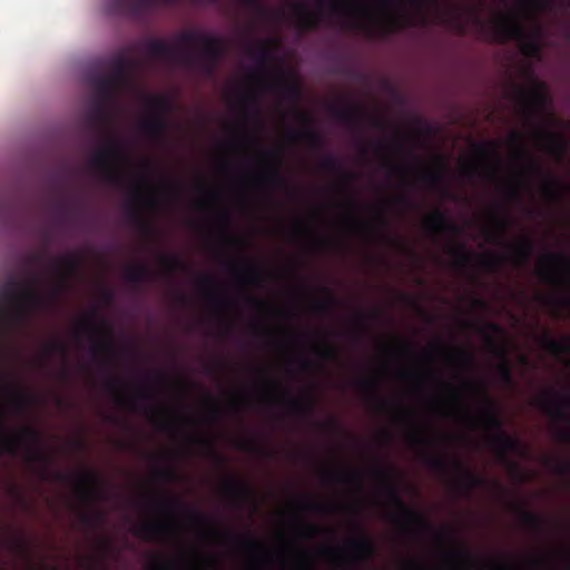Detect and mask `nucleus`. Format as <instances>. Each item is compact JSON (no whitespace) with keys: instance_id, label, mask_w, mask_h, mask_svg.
Listing matches in <instances>:
<instances>
[{"instance_id":"obj_43","label":"nucleus","mask_w":570,"mask_h":570,"mask_svg":"<svg viewBox=\"0 0 570 570\" xmlns=\"http://www.w3.org/2000/svg\"><path fill=\"white\" fill-rule=\"evenodd\" d=\"M209 532L215 535L228 538V539H237L242 543V547L249 550H261L263 548L262 542L252 538V537H238L232 532V530L226 529L224 531H219L217 529H210Z\"/></svg>"},{"instance_id":"obj_36","label":"nucleus","mask_w":570,"mask_h":570,"mask_svg":"<svg viewBox=\"0 0 570 570\" xmlns=\"http://www.w3.org/2000/svg\"><path fill=\"white\" fill-rule=\"evenodd\" d=\"M285 403L289 412L299 415H312L316 405L315 399L311 395L301 399L287 395Z\"/></svg>"},{"instance_id":"obj_61","label":"nucleus","mask_w":570,"mask_h":570,"mask_svg":"<svg viewBox=\"0 0 570 570\" xmlns=\"http://www.w3.org/2000/svg\"><path fill=\"white\" fill-rule=\"evenodd\" d=\"M209 301L216 308H226L234 306V301L226 296H210Z\"/></svg>"},{"instance_id":"obj_41","label":"nucleus","mask_w":570,"mask_h":570,"mask_svg":"<svg viewBox=\"0 0 570 570\" xmlns=\"http://www.w3.org/2000/svg\"><path fill=\"white\" fill-rule=\"evenodd\" d=\"M534 248V243L530 237H522L517 244L510 246V252L517 264L528 262Z\"/></svg>"},{"instance_id":"obj_28","label":"nucleus","mask_w":570,"mask_h":570,"mask_svg":"<svg viewBox=\"0 0 570 570\" xmlns=\"http://www.w3.org/2000/svg\"><path fill=\"white\" fill-rule=\"evenodd\" d=\"M292 12L301 30L309 31L318 27L320 16L311 11L304 2H294L292 4Z\"/></svg>"},{"instance_id":"obj_44","label":"nucleus","mask_w":570,"mask_h":570,"mask_svg":"<svg viewBox=\"0 0 570 570\" xmlns=\"http://www.w3.org/2000/svg\"><path fill=\"white\" fill-rule=\"evenodd\" d=\"M357 385L370 393L371 397L375 401L376 407L380 411L386 410V402L382 400L377 394V382L373 377H364L357 381Z\"/></svg>"},{"instance_id":"obj_25","label":"nucleus","mask_w":570,"mask_h":570,"mask_svg":"<svg viewBox=\"0 0 570 570\" xmlns=\"http://www.w3.org/2000/svg\"><path fill=\"white\" fill-rule=\"evenodd\" d=\"M136 67V61L125 55L117 56L111 62V72L107 75L119 87L126 88L130 82L129 73Z\"/></svg>"},{"instance_id":"obj_45","label":"nucleus","mask_w":570,"mask_h":570,"mask_svg":"<svg viewBox=\"0 0 570 570\" xmlns=\"http://www.w3.org/2000/svg\"><path fill=\"white\" fill-rule=\"evenodd\" d=\"M155 508L160 512L174 515L177 510L185 508V504L178 497H165L155 501Z\"/></svg>"},{"instance_id":"obj_39","label":"nucleus","mask_w":570,"mask_h":570,"mask_svg":"<svg viewBox=\"0 0 570 570\" xmlns=\"http://www.w3.org/2000/svg\"><path fill=\"white\" fill-rule=\"evenodd\" d=\"M323 479L326 482H335V483H362V475L356 471H347V470H331L325 471L323 473Z\"/></svg>"},{"instance_id":"obj_35","label":"nucleus","mask_w":570,"mask_h":570,"mask_svg":"<svg viewBox=\"0 0 570 570\" xmlns=\"http://www.w3.org/2000/svg\"><path fill=\"white\" fill-rule=\"evenodd\" d=\"M287 137L291 140H303L306 142L309 147L314 149H318L323 146V138L320 135L317 130L314 128L307 126L303 130H294L288 129L287 130Z\"/></svg>"},{"instance_id":"obj_5","label":"nucleus","mask_w":570,"mask_h":570,"mask_svg":"<svg viewBox=\"0 0 570 570\" xmlns=\"http://www.w3.org/2000/svg\"><path fill=\"white\" fill-rule=\"evenodd\" d=\"M176 39L177 42L183 46H200L197 56L184 52L181 65L187 68L196 69L206 77H213L218 63L226 53L225 41L219 37L193 30L180 32Z\"/></svg>"},{"instance_id":"obj_64","label":"nucleus","mask_w":570,"mask_h":570,"mask_svg":"<svg viewBox=\"0 0 570 570\" xmlns=\"http://www.w3.org/2000/svg\"><path fill=\"white\" fill-rule=\"evenodd\" d=\"M46 351L48 354L49 353H59L62 356H66L68 353V347L65 343H62L60 341H55L46 347Z\"/></svg>"},{"instance_id":"obj_21","label":"nucleus","mask_w":570,"mask_h":570,"mask_svg":"<svg viewBox=\"0 0 570 570\" xmlns=\"http://www.w3.org/2000/svg\"><path fill=\"white\" fill-rule=\"evenodd\" d=\"M119 385H120V381L114 376H109L105 384L106 390L109 393L116 394V396H115L116 403L118 405L125 406L131 411H136L139 409L138 400L153 401L155 399V395L149 387H144L134 397H126L122 394L118 393Z\"/></svg>"},{"instance_id":"obj_12","label":"nucleus","mask_w":570,"mask_h":570,"mask_svg":"<svg viewBox=\"0 0 570 570\" xmlns=\"http://www.w3.org/2000/svg\"><path fill=\"white\" fill-rule=\"evenodd\" d=\"M534 404L549 417L570 423V396L567 393L548 387L535 397Z\"/></svg>"},{"instance_id":"obj_51","label":"nucleus","mask_w":570,"mask_h":570,"mask_svg":"<svg viewBox=\"0 0 570 570\" xmlns=\"http://www.w3.org/2000/svg\"><path fill=\"white\" fill-rule=\"evenodd\" d=\"M130 200L134 203H144L148 207H154L157 204L156 198L154 197H146L142 188L140 185H135L131 187L129 191Z\"/></svg>"},{"instance_id":"obj_32","label":"nucleus","mask_w":570,"mask_h":570,"mask_svg":"<svg viewBox=\"0 0 570 570\" xmlns=\"http://www.w3.org/2000/svg\"><path fill=\"white\" fill-rule=\"evenodd\" d=\"M488 342L493 346V354L500 358V363L497 366V372L502 384L511 386L513 384L512 367L508 361L507 353L502 348L494 346L493 337L485 334Z\"/></svg>"},{"instance_id":"obj_29","label":"nucleus","mask_w":570,"mask_h":570,"mask_svg":"<svg viewBox=\"0 0 570 570\" xmlns=\"http://www.w3.org/2000/svg\"><path fill=\"white\" fill-rule=\"evenodd\" d=\"M539 345L552 355H570V335H563L560 340L554 338L548 331H544L539 340Z\"/></svg>"},{"instance_id":"obj_42","label":"nucleus","mask_w":570,"mask_h":570,"mask_svg":"<svg viewBox=\"0 0 570 570\" xmlns=\"http://www.w3.org/2000/svg\"><path fill=\"white\" fill-rule=\"evenodd\" d=\"M320 167L328 173H341L344 177V186L354 180V174L344 170L341 161L333 155L324 156L320 161Z\"/></svg>"},{"instance_id":"obj_17","label":"nucleus","mask_w":570,"mask_h":570,"mask_svg":"<svg viewBox=\"0 0 570 570\" xmlns=\"http://www.w3.org/2000/svg\"><path fill=\"white\" fill-rule=\"evenodd\" d=\"M464 386L479 391L482 395L484 406L481 412L483 428L493 431L494 434L504 432L503 422L498 413L495 403L489 396L482 382L465 381Z\"/></svg>"},{"instance_id":"obj_16","label":"nucleus","mask_w":570,"mask_h":570,"mask_svg":"<svg viewBox=\"0 0 570 570\" xmlns=\"http://www.w3.org/2000/svg\"><path fill=\"white\" fill-rule=\"evenodd\" d=\"M344 27L357 30L366 37L385 36L395 30L402 29L409 24V19L403 16H389L382 23H364L350 19L348 22L343 23Z\"/></svg>"},{"instance_id":"obj_60","label":"nucleus","mask_w":570,"mask_h":570,"mask_svg":"<svg viewBox=\"0 0 570 570\" xmlns=\"http://www.w3.org/2000/svg\"><path fill=\"white\" fill-rule=\"evenodd\" d=\"M446 557L449 560L455 561V562H470L472 560V556H471L470 551H468L466 549L461 550V551L449 552V553H446Z\"/></svg>"},{"instance_id":"obj_46","label":"nucleus","mask_w":570,"mask_h":570,"mask_svg":"<svg viewBox=\"0 0 570 570\" xmlns=\"http://www.w3.org/2000/svg\"><path fill=\"white\" fill-rule=\"evenodd\" d=\"M321 291L325 296L314 301V308L320 313H328L338 304V301L332 294L328 287L324 286L321 288Z\"/></svg>"},{"instance_id":"obj_30","label":"nucleus","mask_w":570,"mask_h":570,"mask_svg":"<svg viewBox=\"0 0 570 570\" xmlns=\"http://www.w3.org/2000/svg\"><path fill=\"white\" fill-rule=\"evenodd\" d=\"M187 568V570H199V563L191 562L187 557L183 556L176 561L165 560L158 556L145 566V570H173L176 568Z\"/></svg>"},{"instance_id":"obj_59","label":"nucleus","mask_w":570,"mask_h":570,"mask_svg":"<svg viewBox=\"0 0 570 570\" xmlns=\"http://www.w3.org/2000/svg\"><path fill=\"white\" fill-rule=\"evenodd\" d=\"M13 402L18 411H24L30 403V399L26 393L21 391H14Z\"/></svg>"},{"instance_id":"obj_52","label":"nucleus","mask_w":570,"mask_h":570,"mask_svg":"<svg viewBox=\"0 0 570 570\" xmlns=\"http://www.w3.org/2000/svg\"><path fill=\"white\" fill-rule=\"evenodd\" d=\"M419 178L430 187H439L442 184L443 175L440 171L421 169Z\"/></svg>"},{"instance_id":"obj_49","label":"nucleus","mask_w":570,"mask_h":570,"mask_svg":"<svg viewBox=\"0 0 570 570\" xmlns=\"http://www.w3.org/2000/svg\"><path fill=\"white\" fill-rule=\"evenodd\" d=\"M450 356L464 370H471L475 365V356L470 351L459 348L450 354Z\"/></svg>"},{"instance_id":"obj_55","label":"nucleus","mask_w":570,"mask_h":570,"mask_svg":"<svg viewBox=\"0 0 570 570\" xmlns=\"http://www.w3.org/2000/svg\"><path fill=\"white\" fill-rule=\"evenodd\" d=\"M242 281L247 284H258L262 282V272L252 265L243 269Z\"/></svg>"},{"instance_id":"obj_33","label":"nucleus","mask_w":570,"mask_h":570,"mask_svg":"<svg viewBox=\"0 0 570 570\" xmlns=\"http://www.w3.org/2000/svg\"><path fill=\"white\" fill-rule=\"evenodd\" d=\"M264 156L269 159V160H273L275 161L277 165L281 164V157H279V154L275 150H265L264 151ZM265 181H267L268 184H272L274 185L275 187L277 188H281V189H288L287 187V180L286 178L282 175L278 166H275L273 168H271L268 170L267 174H265L263 177H262Z\"/></svg>"},{"instance_id":"obj_9","label":"nucleus","mask_w":570,"mask_h":570,"mask_svg":"<svg viewBox=\"0 0 570 570\" xmlns=\"http://www.w3.org/2000/svg\"><path fill=\"white\" fill-rule=\"evenodd\" d=\"M491 40L498 43H505L510 40L522 42V51L529 56L540 52L538 42L529 39L522 23L513 16L503 14L498 17L490 28Z\"/></svg>"},{"instance_id":"obj_18","label":"nucleus","mask_w":570,"mask_h":570,"mask_svg":"<svg viewBox=\"0 0 570 570\" xmlns=\"http://www.w3.org/2000/svg\"><path fill=\"white\" fill-rule=\"evenodd\" d=\"M78 327L89 333L95 340L91 344V353L94 356L97 354H105L112 356L115 353V345L111 332L104 326L94 325L88 318H83L78 323Z\"/></svg>"},{"instance_id":"obj_27","label":"nucleus","mask_w":570,"mask_h":570,"mask_svg":"<svg viewBox=\"0 0 570 570\" xmlns=\"http://www.w3.org/2000/svg\"><path fill=\"white\" fill-rule=\"evenodd\" d=\"M424 226L434 233H448L451 235H459L461 228L446 216L444 212L436 208L425 219Z\"/></svg>"},{"instance_id":"obj_23","label":"nucleus","mask_w":570,"mask_h":570,"mask_svg":"<svg viewBox=\"0 0 570 570\" xmlns=\"http://www.w3.org/2000/svg\"><path fill=\"white\" fill-rule=\"evenodd\" d=\"M145 51L150 58H163L175 60L181 63L184 51L161 39H146L144 41Z\"/></svg>"},{"instance_id":"obj_48","label":"nucleus","mask_w":570,"mask_h":570,"mask_svg":"<svg viewBox=\"0 0 570 570\" xmlns=\"http://www.w3.org/2000/svg\"><path fill=\"white\" fill-rule=\"evenodd\" d=\"M159 263L164 267V269L168 274H174L176 272L185 269L184 262L178 257L174 255H161L159 257Z\"/></svg>"},{"instance_id":"obj_10","label":"nucleus","mask_w":570,"mask_h":570,"mask_svg":"<svg viewBox=\"0 0 570 570\" xmlns=\"http://www.w3.org/2000/svg\"><path fill=\"white\" fill-rule=\"evenodd\" d=\"M425 463L429 468L439 473H446L449 465H451L458 474L456 484L465 492L483 488L487 483L483 476L468 469L459 459H452L450 461L448 458L440 454H428L425 455Z\"/></svg>"},{"instance_id":"obj_57","label":"nucleus","mask_w":570,"mask_h":570,"mask_svg":"<svg viewBox=\"0 0 570 570\" xmlns=\"http://www.w3.org/2000/svg\"><path fill=\"white\" fill-rule=\"evenodd\" d=\"M154 475L156 479L164 482H174L177 480V472L171 466L157 468L154 471Z\"/></svg>"},{"instance_id":"obj_47","label":"nucleus","mask_w":570,"mask_h":570,"mask_svg":"<svg viewBox=\"0 0 570 570\" xmlns=\"http://www.w3.org/2000/svg\"><path fill=\"white\" fill-rule=\"evenodd\" d=\"M76 213V206L71 202H61L55 208V220L58 225L65 224Z\"/></svg>"},{"instance_id":"obj_2","label":"nucleus","mask_w":570,"mask_h":570,"mask_svg":"<svg viewBox=\"0 0 570 570\" xmlns=\"http://www.w3.org/2000/svg\"><path fill=\"white\" fill-rule=\"evenodd\" d=\"M52 265L57 271V277L50 293L36 288L40 278L35 275L32 282L21 283L16 278H10L2 289V298L16 305L10 322L14 325L24 323L33 312L42 311L56 302L68 289L70 279L76 276L81 266V257L76 252H69L61 256L52 258Z\"/></svg>"},{"instance_id":"obj_31","label":"nucleus","mask_w":570,"mask_h":570,"mask_svg":"<svg viewBox=\"0 0 570 570\" xmlns=\"http://www.w3.org/2000/svg\"><path fill=\"white\" fill-rule=\"evenodd\" d=\"M111 104L94 97L87 114L89 125L97 128L102 127L109 119V107Z\"/></svg>"},{"instance_id":"obj_63","label":"nucleus","mask_w":570,"mask_h":570,"mask_svg":"<svg viewBox=\"0 0 570 570\" xmlns=\"http://www.w3.org/2000/svg\"><path fill=\"white\" fill-rule=\"evenodd\" d=\"M318 355L322 360L331 361L336 358L337 351L332 344L326 343L324 348L318 351Z\"/></svg>"},{"instance_id":"obj_22","label":"nucleus","mask_w":570,"mask_h":570,"mask_svg":"<svg viewBox=\"0 0 570 570\" xmlns=\"http://www.w3.org/2000/svg\"><path fill=\"white\" fill-rule=\"evenodd\" d=\"M171 531L170 521H144L132 528V533L145 541L166 538Z\"/></svg>"},{"instance_id":"obj_4","label":"nucleus","mask_w":570,"mask_h":570,"mask_svg":"<svg viewBox=\"0 0 570 570\" xmlns=\"http://www.w3.org/2000/svg\"><path fill=\"white\" fill-rule=\"evenodd\" d=\"M372 473L382 482L390 504L397 509L396 514H389L390 520L401 524L405 530L433 532L435 540L440 543H444L449 540L448 533L435 531L433 525L422 513L409 507L403 501L395 482V470L393 468L376 466L373 469Z\"/></svg>"},{"instance_id":"obj_40","label":"nucleus","mask_w":570,"mask_h":570,"mask_svg":"<svg viewBox=\"0 0 570 570\" xmlns=\"http://www.w3.org/2000/svg\"><path fill=\"white\" fill-rule=\"evenodd\" d=\"M519 517L521 523L529 530L535 533H543L546 529V521L543 518L532 511L525 510L522 507H518Z\"/></svg>"},{"instance_id":"obj_24","label":"nucleus","mask_w":570,"mask_h":570,"mask_svg":"<svg viewBox=\"0 0 570 570\" xmlns=\"http://www.w3.org/2000/svg\"><path fill=\"white\" fill-rule=\"evenodd\" d=\"M356 529L361 533L358 538L352 539L347 542V547L353 552V557L357 561H367L375 553L373 540L366 534L364 529L356 523Z\"/></svg>"},{"instance_id":"obj_7","label":"nucleus","mask_w":570,"mask_h":570,"mask_svg":"<svg viewBox=\"0 0 570 570\" xmlns=\"http://www.w3.org/2000/svg\"><path fill=\"white\" fill-rule=\"evenodd\" d=\"M144 106L149 117L139 122V130L151 140H165L170 125L168 116L175 109L173 99L166 95L147 96Z\"/></svg>"},{"instance_id":"obj_58","label":"nucleus","mask_w":570,"mask_h":570,"mask_svg":"<svg viewBox=\"0 0 570 570\" xmlns=\"http://www.w3.org/2000/svg\"><path fill=\"white\" fill-rule=\"evenodd\" d=\"M193 441L204 444L207 448H209L210 454L214 458V460L217 462V464H219V465L226 464L225 458L223 455H220L216 450L213 449V445L209 442V440H207L206 438H203V436H197V438H194Z\"/></svg>"},{"instance_id":"obj_8","label":"nucleus","mask_w":570,"mask_h":570,"mask_svg":"<svg viewBox=\"0 0 570 570\" xmlns=\"http://www.w3.org/2000/svg\"><path fill=\"white\" fill-rule=\"evenodd\" d=\"M512 144L518 146V157L527 160V173L535 176L543 177L542 191L544 196L553 200H560L566 193L570 191V185L564 184L559 178L548 176L539 159L529 154L523 146V137L518 131H512L509 135Z\"/></svg>"},{"instance_id":"obj_34","label":"nucleus","mask_w":570,"mask_h":570,"mask_svg":"<svg viewBox=\"0 0 570 570\" xmlns=\"http://www.w3.org/2000/svg\"><path fill=\"white\" fill-rule=\"evenodd\" d=\"M154 277L151 268L146 264L128 265L124 268V278L132 284L149 282Z\"/></svg>"},{"instance_id":"obj_38","label":"nucleus","mask_w":570,"mask_h":570,"mask_svg":"<svg viewBox=\"0 0 570 570\" xmlns=\"http://www.w3.org/2000/svg\"><path fill=\"white\" fill-rule=\"evenodd\" d=\"M330 4L331 13L344 18H354L363 9L358 0H330Z\"/></svg>"},{"instance_id":"obj_62","label":"nucleus","mask_w":570,"mask_h":570,"mask_svg":"<svg viewBox=\"0 0 570 570\" xmlns=\"http://www.w3.org/2000/svg\"><path fill=\"white\" fill-rule=\"evenodd\" d=\"M236 448H238L239 450H243L246 452H253V453H256L261 450V448L256 444V442H254L250 439L239 440L236 443Z\"/></svg>"},{"instance_id":"obj_53","label":"nucleus","mask_w":570,"mask_h":570,"mask_svg":"<svg viewBox=\"0 0 570 570\" xmlns=\"http://www.w3.org/2000/svg\"><path fill=\"white\" fill-rule=\"evenodd\" d=\"M551 470L558 475H569L570 476V462L569 461H559L551 458L546 459L544 462Z\"/></svg>"},{"instance_id":"obj_20","label":"nucleus","mask_w":570,"mask_h":570,"mask_svg":"<svg viewBox=\"0 0 570 570\" xmlns=\"http://www.w3.org/2000/svg\"><path fill=\"white\" fill-rule=\"evenodd\" d=\"M220 490L235 505H240L254 497L253 487L235 476L224 480Z\"/></svg>"},{"instance_id":"obj_15","label":"nucleus","mask_w":570,"mask_h":570,"mask_svg":"<svg viewBox=\"0 0 570 570\" xmlns=\"http://www.w3.org/2000/svg\"><path fill=\"white\" fill-rule=\"evenodd\" d=\"M490 441L500 460L507 463L511 471L521 474L520 465L508 459V453H513L520 456H524L527 454V448L521 440L508 434L507 432H501L493 434Z\"/></svg>"},{"instance_id":"obj_56","label":"nucleus","mask_w":570,"mask_h":570,"mask_svg":"<svg viewBox=\"0 0 570 570\" xmlns=\"http://www.w3.org/2000/svg\"><path fill=\"white\" fill-rule=\"evenodd\" d=\"M242 3L244 7L254 11L258 17L265 18L271 13L268 8L263 3V0H242Z\"/></svg>"},{"instance_id":"obj_50","label":"nucleus","mask_w":570,"mask_h":570,"mask_svg":"<svg viewBox=\"0 0 570 570\" xmlns=\"http://www.w3.org/2000/svg\"><path fill=\"white\" fill-rule=\"evenodd\" d=\"M78 518L82 525L92 529L104 521V513L98 510L81 511L79 512Z\"/></svg>"},{"instance_id":"obj_37","label":"nucleus","mask_w":570,"mask_h":570,"mask_svg":"<svg viewBox=\"0 0 570 570\" xmlns=\"http://www.w3.org/2000/svg\"><path fill=\"white\" fill-rule=\"evenodd\" d=\"M274 49L272 40L267 39L263 43H253L248 47L247 53L254 58L261 67L271 62L274 59Z\"/></svg>"},{"instance_id":"obj_26","label":"nucleus","mask_w":570,"mask_h":570,"mask_svg":"<svg viewBox=\"0 0 570 570\" xmlns=\"http://www.w3.org/2000/svg\"><path fill=\"white\" fill-rule=\"evenodd\" d=\"M89 83L95 90L94 97L109 102H114L118 91L122 89L107 75H95L90 77Z\"/></svg>"},{"instance_id":"obj_1","label":"nucleus","mask_w":570,"mask_h":570,"mask_svg":"<svg viewBox=\"0 0 570 570\" xmlns=\"http://www.w3.org/2000/svg\"><path fill=\"white\" fill-rule=\"evenodd\" d=\"M20 450H23L28 463L40 466L39 475L42 480L72 483L80 499L86 502H96L104 499V493L100 489L101 480L96 472L86 470L71 474L63 472L52 473L49 471L52 458L42 448V434L37 429L23 425L17 433L3 431L0 454L7 453L10 456H17Z\"/></svg>"},{"instance_id":"obj_19","label":"nucleus","mask_w":570,"mask_h":570,"mask_svg":"<svg viewBox=\"0 0 570 570\" xmlns=\"http://www.w3.org/2000/svg\"><path fill=\"white\" fill-rule=\"evenodd\" d=\"M265 88L267 91L276 94L292 102H297L301 98V89L298 85L292 80L288 73L284 70L281 71L277 79L267 80L265 82Z\"/></svg>"},{"instance_id":"obj_14","label":"nucleus","mask_w":570,"mask_h":570,"mask_svg":"<svg viewBox=\"0 0 570 570\" xmlns=\"http://www.w3.org/2000/svg\"><path fill=\"white\" fill-rule=\"evenodd\" d=\"M446 253L454 259L456 267L465 268L469 267L473 259L476 258L480 267L488 272L497 271L502 264V258L494 254L475 255L472 252L466 250L463 244L449 245Z\"/></svg>"},{"instance_id":"obj_11","label":"nucleus","mask_w":570,"mask_h":570,"mask_svg":"<svg viewBox=\"0 0 570 570\" xmlns=\"http://www.w3.org/2000/svg\"><path fill=\"white\" fill-rule=\"evenodd\" d=\"M554 265H563L568 268L567 281L570 284V257H568L563 253H547V254H544V256L540 261V265L538 268L539 278L544 283L559 284L560 283L559 275L553 269L550 268V266H554ZM538 298L548 305L570 308V296H562V297H558V298L539 296Z\"/></svg>"},{"instance_id":"obj_3","label":"nucleus","mask_w":570,"mask_h":570,"mask_svg":"<svg viewBox=\"0 0 570 570\" xmlns=\"http://www.w3.org/2000/svg\"><path fill=\"white\" fill-rule=\"evenodd\" d=\"M514 97L522 114L533 122L532 130L537 139L546 142V149L549 154L560 158L567 148V141L561 134L550 131L535 120L546 111L550 99L546 92L543 82H538L537 87L527 90L522 87H515Z\"/></svg>"},{"instance_id":"obj_54","label":"nucleus","mask_w":570,"mask_h":570,"mask_svg":"<svg viewBox=\"0 0 570 570\" xmlns=\"http://www.w3.org/2000/svg\"><path fill=\"white\" fill-rule=\"evenodd\" d=\"M130 217L138 225V227L145 235H147V236L154 235L155 229H154L153 225L148 220H146L138 210L131 209Z\"/></svg>"},{"instance_id":"obj_13","label":"nucleus","mask_w":570,"mask_h":570,"mask_svg":"<svg viewBox=\"0 0 570 570\" xmlns=\"http://www.w3.org/2000/svg\"><path fill=\"white\" fill-rule=\"evenodd\" d=\"M327 110L334 119L345 124L352 129H358L366 119H370L367 114L358 105L350 102L331 104ZM371 125L374 128H383L384 126V124L376 118H371Z\"/></svg>"},{"instance_id":"obj_6","label":"nucleus","mask_w":570,"mask_h":570,"mask_svg":"<svg viewBox=\"0 0 570 570\" xmlns=\"http://www.w3.org/2000/svg\"><path fill=\"white\" fill-rule=\"evenodd\" d=\"M129 161L125 144L118 138H109L107 142L90 157V167L107 184L120 187L125 184V175L120 166Z\"/></svg>"}]
</instances>
